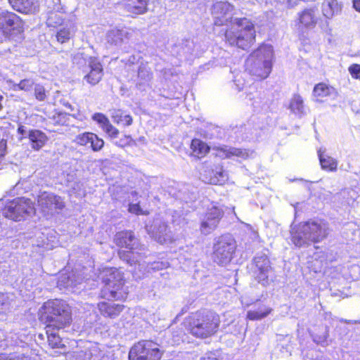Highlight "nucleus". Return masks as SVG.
Masks as SVG:
<instances>
[{"label":"nucleus","mask_w":360,"mask_h":360,"mask_svg":"<svg viewBox=\"0 0 360 360\" xmlns=\"http://www.w3.org/2000/svg\"><path fill=\"white\" fill-rule=\"evenodd\" d=\"M328 234V227L326 223L308 221L292 228L291 240L295 246L305 247L321 241Z\"/></svg>","instance_id":"1"},{"label":"nucleus","mask_w":360,"mask_h":360,"mask_svg":"<svg viewBox=\"0 0 360 360\" xmlns=\"http://www.w3.org/2000/svg\"><path fill=\"white\" fill-rule=\"evenodd\" d=\"M273 48L270 45L260 46L254 51L245 61V70L257 79L266 78L271 72Z\"/></svg>","instance_id":"2"},{"label":"nucleus","mask_w":360,"mask_h":360,"mask_svg":"<svg viewBox=\"0 0 360 360\" xmlns=\"http://www.w3.org/2000/svg\"><path fill=\"white\" fill-rule=\"evenodd\" d=\"M255 30L253 24L247 18H236L231 27L226 31V41L231 46L246 49L254 42Z\"/></svg>","instance_id":"3"},{"label":"nucleus","mask_w":360,"mask_h":360,"mask_svg":"<svg viewBox=\"0 0 360 360\" xmlns=\"http://www.w3.org/2000/svg\"><path fill=\"white\" fill-rule=\"evenodd\" d=\"M45 319L49 326L57 330L69 326L72 322L70 307L65 302L59 300H49L42 307Z\"/></svg>","instance_id":"4"},{"label":"nucleus","mask_w":360,"mask_h":360,"mask_svg":"<svg viewBox=\"0 0 360 360\" xmlns=\"http://www.w3.org/2000/svg\"><path fill=\"white\" fill-rule=\"evenodd\" d=\"M219 323L215 313L197 312L190 317L188 330L197 338H206L217 331Z\"/></svg>","instance_id":"5"},{"label":"nucleus","mask_w":360,"mask_h":360,"mask_svg":"<svg viewBox=\"0 0 360 360\" xmlns=\"http://www.w3.org/2000/svg\"><path fill=\"white\" fill-rule=\"evenodd\" d=\"M114 242L120 248H124L127 250H120V257L130 265L139 262V255L138 250L139 244L131 231H120L116 233Z\"/></svg>","instance_id":"6"},{"label":"nucleus","mask_w":360,"mask_h":360,"mask_svg":"<svg viewBox=\"0 0 360 360\" xmlns=\"http://www.w3.org/2000/svg\"><path fill=\"white\" fill-rule=\"evenodd\" d=\"M236 244L230 235H223L219 237L213 246L212 259L219 265L229 264L235 252Z\"/></svg>","instance_id":"7"},{"label":"nucleus","mask_w":360,"mask_h":360,"mask_svg":"<svg viewBox=\"0 0 360 360\" xmlns=\"http://www.w3.org/2000/svg\"><path fill=\"white\" fill-rule=\"evenodd\" d=\"M162 352L157 343L142 340L135 344L129 352V360H160Z\"/></svg>","instance_id":"8"},{"label":"nucleus","mask_w":360,"mask_h":360,"mask_svg":"<svg viewBox=\"0 0 360 360\" xmlns=\"http://www.w3.org/2000/svg\"><path fill=\"white\" fill-rule=\"evenodd\" d=\"M34 211L31 200L25 198H17L10 201L4 208L5 217L14 221H20L25 215H30Z\"/></svg>","instance_id":"9"},{"label":"nucleus","mask_w":360,"mask_h":360,"mask_svg":"<svg viewBox=\"0 0 360 360\" xmlns=\"http://www.w3.org/2000/svg\"><path fill=\"white\" fill-rule=\"evenodd\" d=\"M253 272L258 283L264 286L269 284L272 268L269 259L265 255H258L255 257Z\"/></svg>","instance_id":"10"},{"label":"nucleus","mask_w":360,"mask_h":360,"mask_svg":"<svg viewBox=\"0 0 360 360\" xmlns=\"http://www.w3.org/2000/svg\"><path fill=\"white\" fill-rule=\"evenodd\" d=\"M38 206L45 214H53L65 207L61 197L52 193L43 192L38 196Z\"/></svg>","instance_id":"11"},{"label":"nucleus","mask_w":360,"mask_h":360,"mask_svg":"<svg viewBox=\"0 0 360 360\" xmlns=\"http://www.w3.org/2000/svg\"><path fill=\"white\" fill-rule=\"evenodd\" d=\"M103 274L102 279L110 290V297L116 300L119 299L117 290L123 285L122 272L116 268H110L105 269Z\"/></svg>","instance_id":"12"},{"label":"nucleus","mask_w":360,"mask_h":360,"mask_svg":"<svg viewBox=\"0 0 360 360\" xmlns=\"http://www.w3.org/2000/svg\"><path fill=\"white\" fill-rule=\"evenodd\" d=\"M148 233L160 244L171 243L173 237L167 225L160 219H155L150 225H146Z\"/></svg>","instance_id":"13"},{"label":"nucleus","mask_w":360,"mask_h":360,"mask_svg":"<svg viewBox=\"0 0 360 360\" xmlns=\"http://www.w3.org/2000/svg\"><path fill=\"white\" fill-rule=\"evenodd\" d=\"M223 214V210L217 206H212L208 209L201 222V233L207 235L212 232L217 227Z\"/></svg>","instance_id":"14"},{"label":"nucleus","mask_w":360,"mask_h":360,"mask_svg":"<svg viewBox=\"0 0 360 360\" xmlns=\"http://www.w3.org/2000/svg\"><path fill=\"white\" fill-rule=\"evenodd\" d=\"M233 8V6L226 1L216 2L212 8L214 25L221 26L231 19Z\"/></svg>","instance_id":"15"},{"label":"nucleus","mask_w":360,"mask_h":360,"mask_svg":"<svg viewBox=\"0 0 360 360\" xmlns=\"http://www.w3.org/2000/svg\"><path fill=\"white\" fill-rule=\"evenodd\" d=\"M22 28V22L16 14L2 11L0 13V29L5 34H8L12 30L20 32Z\"/></svg>","instance_id":"16"},{"label":"nucleus","mask_w":360,"mask_h":360,"mask_svg":"<svg viewBox=\"0 0 360 360\" xmlns=\"http://www.w3.org/2000/svg\"><path fill=\"white\" fill-rule=\"evenodd\" d=\"M87 63L90 71L84 76V79H86L89 84L95 85L101 81L103 77L102 65L100 61L94 57H89Z\"/></svg>","instance_id":"17"},{"label":"nucleus","mask_w":360,"mask_h":360,"mask_svg":"<svg viewBox=\"0 0 360 360\" xmlns=\"http://www.w3.org/2000/svg\"><path fill=\"white\" fill-rule=\"evenodd\" d=\"M215 151V155L221 158H231L232 157H238L242 159H246L249 156V152L245 149L236 148L227 146L214 147L212 148Z\"/></svg>","instance_id":"18"},{"label":"nucleus","mask_w":360,"mask_h":360,"mask_svg":"<svg viewBox=\"0 0 360 360\" xmlns=\"http://www.w3.org/2000/svg\"><path fill=\"white\" fill-rule=\"evenodd\" d=\"M8 1L14 10L22 13H34L39 8L37 0H8Z\"/></svg>","instance_id":"19"},{"label":"nucleus","mask_w":360,"mask_h":360,"mask_svg":"<svg viewBox=\"0 0 360 360\" xmlns=\"http://www.w3.org/2000/svg\"><path fill=\"white\" fill-rule=\"evenodd\" d=\"M130 35L126 29H112L108 32L106 39L108 44L121 46L122 44L127 43Z\"/></svg>","instance_id":"20"},{"label":"nucleus","mask_w":360,"mask_h":360,"mask_svg":"<svg viewBox=\"0 0 360 360\" xmlns=\"http://www.w3.org/2000/svg\"><path fill=\"white\" fill-rule=\"evenodd\" d=\"M298 20L300 27L309 29L315 27L318 21L316 11L313 8L304 9L298 13Z\"/></svg>","instance_id":"21"},{"label":"nucleus","mask_w":360,"mask_h":360,"mask_svg":"<svg viewBox=\"0 0 360 360\" xmlns=\"http://www.w3.org/2000/svg\"><path fill=\"white\" fill-rule=\"evenodd\" d=\"M125 10L134 15H141L147 12L148 0H123Z\"/></svg>","instance_id":"22"},{"label":"nucleus","mask_w":360,"mask_h":360,"mask_svg":"<svg viewBox=\"0 0 360 360\" xmlns=\"http://www.w3.org/2000/svg\"><path fill=\"white\" fill-rule=\"evenodd\" d=\"M101 314L105 317L114 319L117 316L123 309V305L112 302H101L98 304Z\"/></svg>","instance_id":"23"},{"label":"nucleus","mask_w":360,"mask_h":360,"mask_svg":"<svg viewBox=\"0 0 360 360\" xmlns=\"http://www.w3.org/2000/svg\"><path fill=\"white\" fill-rule=\"evenodd\" d=\"M32 148L36 150L41 148L48 140L46 135L39 130H31L28 133Z\"/></svg>","instance_id":"24"},{"label":"nucleus","mask_w":360,"mask_h":360,"mask_svg":"<svg viewBox=\"0 0 360 360\" xmlns=\"http://www.w3.org/2000/svg\"><path fill=\"white\" fill-rule=\"evenodd\" d=\"M341 8V5L338 3V0H325L322 4L323 15L328 19L338 15L340 12Z\"/></svg>","instance_id":"25"},{"label":"nucleus","mask_w":360,"mask_h":360,"mask_svg":"<svg viewBox=\"0 0 360 360\" xmlns=\"http://www.w3.org/2000/svg\"><path fill=\"white\" fill-rule=\"evenodd\" d=\"M318 156L320 165L323 170L329 172H335L338 168V161L333 158L324 154L321 149L318 150Z\"/></svg>","instance_id":"26"},{"label":"nucleus","mask_w":360,"mask_h":360,"mask_svg":"<svg viewBox=\"0 0 360 360\" xmlns=\"http://www.w3.org/2000/svg\"><path fill=\"white\" fill-rule=\"evenodd\" d=\"M62 27L59 29L57 32V40L61 44L68 41L75 33V26L72 22H67L61 25Z\"/></svg>","instance_id":"27"},{"label":"nucleus","mask_w":360,"mask_h":360,"mask_svg":"<svg viewBox=\"0 0 360 360\" xmlns=\"http://www.w3.org/2000/svg\"><path fill=\"white\" fill-rule=\"evenodd\" d=\"M290 109L294 114L302 116L306 113L304 101L299 94H295L290 103Z\"/></svg>","instance_id":"28"},{"label":"nucleus","mask_w":360,"mask_h":360,"mask_svg":"<svg viewBox=\"0 0 360 360\" xmlns=\"http://www.w3.org/2000/svg\"><path fill=\"white\" fill-rule=\"evenodd\" d=\"M335 92V90L333 87L324 83H319L314 86L313 96L316 97L317 100H319L324 97L329 96Z\"/></svg>","instance_id":"29"},{"label":"nucleus","mask_w":360,"mask_h":360,"mask_svg":"<svg viewBox=\"0 0 360 360\" xmlns=\"http://www.w3.org/2000/svg\"><path fill=\"white\" fill-rule=\"evenodd\" d=\"M191 148L194 155L198 158L205 156L210 150V148L205 142L198 139L192 140Z\"/></svg>","instance_id":"30"},{"label":"nucleus","mask_w":360,"mask_h":360,"mask_svg":"<svg viewBox=\"0 0 360 360\" xmlns=\"http://www.w3.org/2000/svg\"><path fill=\"white\" fill-rule=\"evenodd\" d=\"M271 309L264 305L260 306L257 310H250L247 313V318L251 321L260 320L267 316Z\"/></svg>","instance_id":"31"},{"label":"nucleus","mask_w":360,"mask_h":360,"mask_svg":"<svg viewBox=\"0 0 360 360\" xmlns=\"http://www.w3.org/2000/svg\"><path fill=\"white\" fill-rule=\"evenodd\" d=\"M56 329L53 326H46V334L48 338L49 345L52 348H60L64 346L62 343V340L58 335L53 332V330Z\"/></svg>","instance_id":"32"},{"label":"nucleus","mask_w":360,"mask_h":360,"mask_svg":"<svg viewBox=\"0 0 360 360\" xmlns=\"http://www.w3.org/2000/svg\"><path fill=\"white\" fill-rule=\"evenodd\" d=\"M51 122L54 125L67 126L70 123L69 114L63 112H56L50 117Z\"/></svg>","instance_id":"33"},{"label":"nucleus","mask_w":360,"mask_h":360,"mask_svg":"<svg viewBox=\"0 0 360 360\" xmlns=\"http://www.w3.org/2000/svg\"><path fill=\"white\" fill-rule=\"evenodd\" d=\"M63 15L60 11L49 12L46 23L48 26L56 27L63 25Z\"/></svg>","instance_id":"34"},{"label":"nucleus","mask_w":360,"mask_h":360,"mask_svg":"<svg viewBox=\"0 0 360 360\" xmlns=\"http://www.w3.org/2000/svg\"><path fill=\"white\" fill-rule=\"evenodd\" d=\"M58 287L60 289L66 288L73 290L77 287V283L70 277V275L62 274L58 278Z\"/></svg>","instance_id":"35"},{"label":"nucleus","mask_w":360,"mask_h":360,"mask_svg":"<svg viewBox=\"0 0 360 360\" xmlns=\"http://www.w3.org/2000/svg\"><path fill=\"white\" fill-rule=\"evenodd\" d=\"M138 77L140 80V84H146L152 79L150 68L146 64H141L139 66Z\"/></svg>","instance_id":"36"},{"label":"nucleus","mask_w":360,"mask_h":360,"mask_svg":"<svg viewBox=\"0 0 360 360\" xmlns=\"http://www.w3.org/2000/svg\"><path fill=\"white\" fill-rule=\"evenodd\" d=\"M89 139V145L93 151L98 152L103 148L104 141L99 138L96 134L93 133V137L90 136Z\"/></svg>","instance_id":"37"},{"label":"nucleus","mask_w":360,"mask_h":360,"mask_svg":"<svg viewBox=\"0 0 360 360\" xmlns=\"http://www.w3.org/2000/svg\"><path fill=\"white\" fill-rule=\"evenodd\" d=\"M227 174L222 169H219V171H216L214 176L210 179V183L213 184H222L227 179Z\"/></svg>","instance_id":"38"},{"label":"nucleus","mask_w":360,"mask_h":360,"mask_svg":"<svg viewBox=\"0 0 360 360\" xmlns=\"http://www.w3.org/2000/svg\"><path fill=\"white\" fill-rule=\"evenodd\" d=\"M114 122L117 124H122L125 126H129L132 123V118L129 115H122L120 111H117L116 115H113Z\"/></svg>","instance_id":"39"},{"label":"nucleus","mask_w":360,"mask_h":360,"mask_svg":"<svg viewBox=\"0 0 360 360\" xmlns=\"http://www.w3.org/2000/svg\"><path fill=\"white\" fill-rule=\"evenodd\" d=\"M93 137V133L91 132H84L77 135L74 139V142L82 146H89V138Z\"/></svg>","instance_id":"40"},{"label":"nucleus","mask_w":360,"mask_h":360,"mask_svg":"<svg viewBox=\"0 0 360 360\" xmlns=\"http://www.w3.org/2000/svg\"><path fill=\"white\" fill-rule=\"evenodd\" d=\"M92 119L100 125L102 129L110 122L108 118L105 115L99 112L94 114Z\"/></svg>","instance_id":"41"},{"label":"nucleus","mask_w":360,"mask_h":360,"mask_svg":"<svg viewBox=\"0 0 360 360\" xmlns=\"http://www.w3.org/2000/svg\"><path fill=\"white\" fill-rule=\"evenodd\" d=\"M34 96L38 101H44L46 98V92L44 87L40 84H36L34 86Z\"/></svg>","instance_id":"42"},{"label":"nucleus","mask_w":360,"mask_h":360,"mask_svg":"<svg viewBox=\"0 0 360 360\" xmlns=\"http://www.w3.org/2000/svg\"><path fill=\"white\" fill-rule=\"evenodd\" d=\"M103 130L112 139H116L119 134V130L115 128L110 122L106 125Z\"/></svg>","instance_id":"43"},{"label":"nucleus","mask_w":360,"mask_h":360,"mask_svg":"<svg viewBox=\"0 0 360 360\" xmlns=\"http://www.w3.org/2000/svg\"><path fill=\"white\" fill-rule=\"evenodd\" d=\"M47 8L50 10L49 12L60 11L62 8L60 6V0H46Z\"/></svg>","instance_id":"44"},{"label":"nucleus","mask_w":360,"mask_h":360,"mask_svg":"<svg viewBox=\"0 0 360 360\" xmlns=\"http://www.w3.org/2000/svg\"><path fill=\"white\" fill-rule=\"evenodd\" d=\"M9 307H10V303L8 302L7 295L1 293L0 294V314L5 313L7 310H8Z\"/></svg>","instance_id":"45"},{"label":"nucleus","mask_w":360,"mask_h":360,"mask_svg":"<svg viewBox=\"0 0 360 360\" xmlns=\"http://www.w3.org/2000/svg\"><path fill=\"white\" fill-rule=\"evenodd\" d=\"M0 360H31L30 356L23 354H11L8 356H1Z\"/></svg>","instance_id":"46"},{"label":"nucleus","mask_w":360,"mask_h":360,"mask_svg":"<svg viewBox=\"0 0 360 360\" xmlns=\"http://www.w3.org/2000/svg\"><path fill=\"white\" fill-rule=\"evenodd\" d=\"M34 85V81L30 79H22L20 82V83L17 85L18 87L24 91H30Z\"/></svg>","instance_id":"47"},{"label":"nucleus","mask_w":360,"mask_h":360,"mask_svg":"<svg viewBox=\"0 0 360 360\" xmlns=\"http://www.w3.org/2000/svg\"><path fill=\"white\" fill-rule=\"evenodd\" d=\"M233 82H234V85L236 86V89L238 91L243 90L245 88V86H246V83L245 82V79H244L243 75H241V74L237 75L236 76V78L233 80Z\"/></svg>","instance_id":"48"},{"label":"nucleus","mask_w":360,"mask_h":360,"mask_svg":"<svg viewBox=\"0 0 360 360\" xmlns=\"http://www.w3.org/2000/svg\"><path fill=\"white\" fill-rule=\"evenodd\" d=\"M349 72L353 78L360 79V65H352L349 68Z\"/></svg>","instance_id":"49"},{"label":"nucleus","mask_w":360,"mask_h":360,"mask_svg":"<svg viewBox=\"0 0 360 360\" xmlns=\"http://www.w3.org/2000/svg\"><path fill=\"white\" fill-rule=\"evenodd\" d=\"M132 141H133L132 138L130 136L125 135L124 137L121 138L119 141H115L114 143L119 147L124 148L127 146H129Z\"/></svg>","instance_id":"50"},{"label":"nucleus","mask_w":360,"mask_h":360,"mask_svg":"<svg viewBox=\"0 0 360 360\" xmlns=\"http://www.w3.org/2000/svg\"><path fill=\"white\" fill-rule=\"evenodd\" d=\"M75 360H91V356L89 352L80 351L75 356Z\"/></svg>","instance_id":"51"},{"label":"nucleus","mask_w":360,"mask_h":360,"mask_svg":"<svg viewBox=\"0 0 360 360\" xmlns=\"http://www.w3.org/2000/svg\"><path fill=\"white\" fill-rule=\"evenodd\" d=\"M129 211L131 213H134L136 214H142L141 209L140 207L139 204H130L129 206Z\"/></svg>","instance_id":"52"},{"label":"nucleus","mask_w":360,"mask_h":360,"mask_svg":"<svg viewBox=\"0 0 360 360\" xmlns=\"http://www.w3.org/2000/svg\"><path fill=\"white\" fill-rule=\"evenodd\" d=\"M167 267V264L164 262H155L151 264V269L154 270H160Z\"/></svg>","instance_id":"53"},{"label":"nucleus","mask_w":360,"mask_h":360,"mask_svg":"<svg viewBox=\"0 0 360 360\" xmlns=\"http://www.w3.org/2000/svg\"><path fill=\"white\" fill-rule=\"evenodd\" d=\"M183 335H184L183 331L180 330L179 332H178V333L176 335H174V343H178L179 341L182 338Z\"/></svg>","instance_id":"54"},{"label":"nucleus","mask_w":360,"mask_h":360,"mask_svg":"<svg viewBox=\"0 0 360 360\" xmlns=\"http://www.w3.org/2000/svg\"><path fill=\"white\" fill-rule=\"evenodd\" d=\"M353 8L358 12H360V0H353Z\"/></svg>","instance_id":"55"},{"label":"nucleus","mask_w":360,"mask_h":360,"mask_svg":"<svg viewBox=\"0 0 360 360\" xmlns=\"http://www.w3.org/2000/svg\"><path fill=\"white\" fill-rule=\"evenodd\" d=\"M18 131L19 134H22V136L25 135L27 134V129L25 126H20L18 129Z\"/></svg>","instance_id":"56"},{"label":"nucleus","mask_w":360,"mask_h":360,"mask_svg":"<svg viewBox=\"0 0 360 360\" xmlns=\"http://www.w3.org/2000/svg\"><path fill=\"white\" fill-rule=\"evenodd\" d=\"M75 174H68V177H67L68 183L72 182L75 179Z\"/></svg>","instance_id":"57"},{"label":"nucleus","mask_w":360,"mask_h":360,"mask_svg":"<svg viewBox=\"0 0 360 360\" xmlns=\"http://www.w3.org/2000/svg\"><path fill=\"white\" fill-rule=\"evenodd\" d=\"M326 338H327V335H325L322 338H320V340H319L314 339V341L317 342L318 343L322 344L323 342H326Z\"/></svg>","instance_id":"58"},{"label":"nucleus","mask_w":360,"mask_h":360,"mask_svg":"<svg viewBox=\"0 0 360 360\" xmlns=\"http://www.w3.org/2000/svg\"><path fill=\"white\" fill-rule=\"evenodd\" d=\"M291 181H302V183H304V184H308L309 181H307V180H304L302 179H293V180H290Z\"/></svg>","instance_id":"59"},{"label":"nucleus","mask_w":360,"mask_h":360,"mask_svg":"<svg viewBox=\"0 0 360 360\" xmlns=\"http://www.w3.org/2000/svg\"><path fill=\"white\" fill-rule=\"evenodd\" d=\"M72 276H74V274H72V276H70V277L73 279V281H76L77 285H81V282H80V281H77V280H75V279L72 278Z\"/></svg>","instance_id":"60"}]
</instances>
